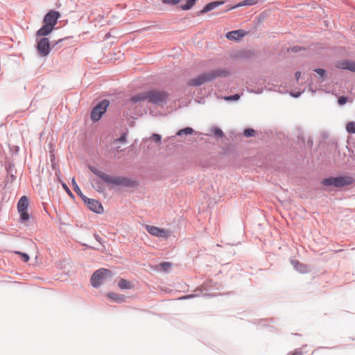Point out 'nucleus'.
Wrapping results in <instances>:
<instances>
[{
  "label": "nucleus",
  "mask_w": 355,
  "mask_h": 355,
  "mask_svg": "<svg viewBox=\"0 0 355 355\" xmlns=\"http://www.w3.org/2000/svg\"><path fill=\"white\" fill-rule=\"evenodd\" d=\"M89 168L92 173H94L107 184L125 187H134L137 184V182L134 180H131L123 177L111 176L101 171L98 170L94 166H89Z\"/></svg>",
  "instance_id": "1"
},
{
  "label": "nucleus",
  "mask_w": 355,
  "mask_h": 355,
  "mask_svg": "<svg viewBox=\"0 0 355 355\" xmlns=\"http://www.w3.org/2000/svg\"><path fill=\"white\" fill-rule=\"evenodd\" d=\"M229 73L230 72L225 69H217L211 71L200 74L196 78L190 79L187 84L189 86L198 87L216 78L225 77L228 76Z\"/></svg>",
  "instance_id": "2"
},
{
  "label": "nucleus",
  "mask_w": 355,
  "mask_h": 355,
  "mask_svg": "<svg viewBox=\"0 0 355 355\" xmlns=\"http://www.w3.org/2000/svg\"><path fill=\"white\" fill-rule=\"evenodd\" d=\"M60 13L57 11L51 10L44 18V26L37 32V36H46L49 35L53 29L60 17Z\"/></svg>",
  "instance_id": "3"
},
{
  "label": "nucleus",
  "mask_w": 355,
  "mask_h": 355,
  "mask_svg": "<svg viewBox=\"0 0 355 355\" xmlns=\"http://www.w3.org/2000/svg\"><path fill=\"white\" fill-rule=\"evenodd\" d=\"M112 272L105 268H101L95 271L91 277V284L94 287H98L107 279H111Z\"/></svg>",
  "instance_id": "4"
},
{
  "label": "nucleus",
  "mask_w": 355,
  "mask_h": 355,
  "mask_svg": "<svg viewBox=\"0 0 355 355\" xmlns=\"http://www.w3.org/2000/svg\"><path fill=\"white\" fill-rule=\"evenodd\" d=\"M354 179L352 177H337L329 178L322 180V184L324 186H334L335 187H342L352 184Z\"/></svg>",
  "instance_id": "5"
},
{
  "label": "nucleus",
  "mask_w": 355,
  "mask_h": 355,
  "mask_svg": "<svg viewBox=\"0 0 355 355\" xmlns=\"http://www.w3.org/2000/svg\"><path fill=\"white\" fill-rule=\"evenodd\" d=\"M148 103H152L157 105H161L164 103L168 97L166 92L163 91L152 89L147 91Z\"/></svg>",
  "instance_id": "6"
},
{
  "label": "nucleus",
  "mask_w": 355,
  "mask_h": 355,
  "mask_svg": "<svg viewBox=\"0 0 355 355\" xmlns=\"http://www.w3.org/2000/svg\"><path fill=\"white\" fill-rule=\"evenodd\" d=\"M110 104L107 100H103L97 104L92 110L91 113V119L94 121H98L103 114H104Z\"/></svg>",
  "instance_id": "7"
},
{
  "label": "nucleus",
  "mask_w": 355,
  "mask_h": 355,
  "mask_svg": "<svg viewBox=\"0 0 355 355\" xmlns=\"http://www.w3.org/2000/svg\"><path fill=\"white\" fill-rule=\"evenodd\" d=\"M148 93L147 91L143 92L139 94H137L134 96H132L127 102V104L130 106H140L144 103L148 102Z\"/></svg>",
  "instance_id": "8"
},
{
  "label": "nucleus",
  "mask_w": 355,
  "mask_h": 355,
  "mask_svg": "<svg viewBox=\"0 0 355 355\" xmlns=\"http://www.w3.org/2000/svg\"><path fill=\"white\" fill-rule=\"evenodd\" d=\"M28 207V200L26 196H22L18 202L17 209L20 214V218L22 220H28L29 219V215L27 212V208Z\"/></svg>",
  "instance_id": "9"
},
{
  "label": "nucleus",
  "mask_w": 355,
  "mask_h": 355,
  "mask_svg": "<svg viewBox=\"0 0 355 355\" xmlns=\"http://www.w3.org/2000/svg\"><path fill=\"white\" fill-rule=\"evenodd\" d=\"M37 49L42 57H46L50 53L49 40L46 37H43L37 41Z\"/></svg>",
  "instance_id": "10"
},
{
  "label": "nucleus",
  "mask_w": 355,
  "mask_h": 355,
  "mask_svg": "<svg viewBox=\"0 0 355 355\" xmlns=\"http://www.w3.org/2000/svg\"><path fill=\"white\" fill-rule=\"evenodd\" d=\"M145 228L152 236L162 238H166L168 236V232L163 228L148 225H146Z\"/></svg>",
  "instance_id": "11"
},
{
  "label": "nucleus",
  "mask_w": 355,
  "mask_h": 355,
  "mask_svg": "<svg viewBox=\"0 0 355 355\" xmlns=\"http://www.w3.org/2000/svg\"><path fill=\"white\" fill-rule=\"evenodd\" d=\"M336 66L338 69H348L355 72V61L340 60L336 62Z\"/></svg>",
  "instance_id": "12"
},
{
  "label": "nucleus",
  "mask_w": 355,
  "mask_h": 355,
  "mask_svg": "<svg viewBox=\"0 0 355 355\" xmlns=\"http://www.w3.org/2000/svg\"><path fill=\"white\" fill-rule=\"evenodd\" d=\"M247 33L244 30H236L230 31L227 33L226 37L230 40H239L246 35Z\"/></svg>",
  "instance_id": "13"
},
{
  "label": "nucleus",
  "mask_w": 355,
  "mask_h": 355,
  "mask_svg": "<svg viewBox=\"0 0 355 355\" xmlns=\"http://www.w3.org/2000/svg\"><path fill=\"white\" fill-rule=\"evenodd\" d=\"M87 205L89 209L96 213L100 214L103 211V207L101 203L98 200L94 199H88Z\"/></svg>",
  "instance_id": "14"
},
{
  "label": "nucleus",
  "mask_w": 355,
  "mask_h": 355,
  "mask_svg": "<svg viewBox=\"0 0 355 355\" xmlns=\"http://www.w3.org/2000/svg\"><path fill=\"white\" fill-rule=\"evenodd\" d=\"M223 1H213V2H211L209 3H208L207 5H206L202 10H200V13L201 14H204L205 12H207L209 11H211L214 9H215L216 8H217L218 6L223 4Z\"/></svg>",
  "instance_id": "15"
},
{
  "label": "nucleus",
  "mask_w": 355,
  "mask_h": 355,
  "mask_svg": "<svg viewBox=\"0 0 355 355\" xmlns=\"http://www.w3.org/2000/svg\"><path fill=\"white\" fill-rule=\"evenodd\" d=\"M118 286L121 290L132 289L134 287V284L125 279H121L118 282Z\"/></svg>",
  "instance_id": "16"
},
{
  "label": "nucleus",
  "mask_w": 355,
  "mask_h": 355,
  "mask_svg": "<svg viewBox=\"0 0 355 355\" xmlns=\"http://www.w3.org/2000/svg\"><path fill=\"white\" fill-rule=\"evenodd\" d=\"M196 2V0H181L180 7L182 10H187L191 9Z\"/></svg>",
  "instance_id": "17"
},
{
  "label": "nucleus",
  "mask_w": 355,
  "mask_h": 355,
  "mask_svg": "<svg viewBox=\"0 0 355 355\" xmlns=\"http://www.w3.org/2000/svg\"><path fill=\"white\" fill-rule=\"evenodd\" d=\"M92 187L98 192H103L105 190L103 184L98 180H93Z\"/></svg>",
  "instance_id": "18"
},
{
  "label": "nucleus",
  "mask_w": 355,
  "mask_h": 355,
  "mask_svg": "<svg viewBox=\"0 0 355 355\" xmlns=\"http://www.w3.org/2000/svg\"><path fill=\"white\" fill-rule=\"evenodd\" d=\"M257 3V0H245L239 3H238L237 5L233 6V7H231L230 8H229V10H232L233 8H237V7H240V6H249V5H254Z\"/></svg>",
  "instance_id": "19"
},
{
  "label": "nucleus",
  "mask_w": 355,
  "mask_h": 355,
  "mask_svg": "<svg viewBox=\"0 0 355 355\" xmlns=\"http://www.w3.org/2000/svg\"><path fill=\"white\" fill-rule=\"evenodd\" d=\"M108 297L116 302H123L125 300V297L123 295L113 293H109Z\"/></svg>",
  "instance_id": "20"
},
{
  "label": "nucleus",
  "mask_w": 355,
  "mask_h": 355,
  "mask_svg": "<svg viewBox=\"0 0 355 355\" xmlns=\"http://www.w3.org/2000/svg\"><path fill=\"white\" fill-rule=\"evenodd\" d=\"M193 132V130L191 128H185L183 129L180 130L177 132V135L182 136V135H191Z\"/></svg>",
  "instance_id": "21"
},
{
  "label": "nucleus",
  "mask_w": 355,
  "mask_h": 355,
  "mask_svg": "<svg viewBox=\"0 0 355 355\" xmlns=\"http://www.w3.org/2000/svg\"><path fill=\"white\" fill-rule=\"evenodd\" d=\"M346 130L349 133H355V122H349L347 124Z\"/></svg>",
  "instance_id": "22"
},
{
  "label": "nucleus",
  "mask_w": 355,
  "mask_h": 355,
  "mask_svg": "<svg viewBox=\"0 0 355 355\" xmlns=\"http://www.w3.org/2000/svg\"><path fill=\"white\" fill-rule=\"evenodd\" d=\"M14 253L17 254H19L21 257V258L23 260V261L28 262L29 261L30 258H29V256L27 254L21 252H19V251H15Z\"/></svg>",
  "instance_id": "23"
},
{
  "label": "nucleus",
  "mask_w": 355,
  "mask_h": 355,
  "mask_svg": "<svg viewBox=\"0 0 355 355\" xmlns=\"http://www.w3.org/2000/svg\"><path fill=\"white\" fill-rule=\"evenodd\" d=\"M159 267L162 270L166 271L171 267V263L169 262H162L159 264Z\"/></svg>",
  "instance_id": "24"
},
{
  "label": "nucleus",
  "mask_w": 355,
  "mask_h": 355,
  "mask_svg": "<svg viewBox=\"0 0 355 355\" xmlns=\"http://www.w3.org/2000/svg\"><path fill=\"white\" fill-rule=\"evenodd\" d=\"M244 135L247 137H252L255 134V131L253 129L248 128L244 130Z\"/></svg>",
  "instance_id": "25"
},
{
  "label": "nucleus",
  "mask_w": 355,
  "mask_h": 355,
  "mask_svg": "<svg viewBox=\"0 0 355 355\" xmlns=\"http://www.w3.org/2000/svg\"><path fill=\"white\" fill-rule=\"evenodd\" d=\"M162 2L168 4L176 5L181 3V0H162Z\"/></svg>",
  "instance_id": "26"
},
{
  "label": "nucleus",
  "mask_w": 355,
  "mask_h": 355,
  "mask_svg": "<svg viewBox=\"0 0 355 355\" xmlns=\"http://www.w3.org/2000/svg\"><path fill=\"white\" fill-rule=\"evenodd\" d=\"M151 138L157 143H159L161 141V136L158 134H153Z\"/></svg>",
  "instance_id": "27"
},
{
  "label": "nucleus",
  "mask_w": 355,
  "mask_h": 355,
  "mask_svg": "<svg viewBox=\"0 0 355 355\" xmlns=\"http://www.w3.org/2000/svg\"><path fill=\"white\" fill-rule=\"evenodd\" d=\"M239 98H240V96L239 94H235L233 96H230L225 97V99L227 100V101H232V100L236 101V100L239 99Z\"/></svg>",
  "instance_id": "28"
},
{
  "label": "nucleus",
  "mask_w": 355,
  "mask_h": 355,
  "mask_svg": "<svg viewBox=\"0 0 355 355\" xmlns=\"http://www.w3.org/2000/svg\"><path fill=\"white\" fill-rule=\"evenodd\" d=\"M315 71L322 77H323L326 73V71L322 69H315Z\"/></svg>",
  "instance_id": "29"
},
{
  "label": "nucleus",
  "mask_w": 355,
  "mask_h": 355,
  "mask_svg": "<svg viewBox=\"0 0 355 355\" xmlns=\"http://www.w3.org/2000/svg\"><path fill=\"white\" fill-rule=\"evenodd\" d=\"M347 98L345 96H340L339 98H338V103L340 105H344L347 103Z\"/></svg>",
  "instance_id": "30"
},
{
  "label": "nucleus",
  "mask_w": 355,
  "mask_h": 355,
  "mask_svg": "<svg viewBox=\"0 0 355 355\" xmlns=\"http://www.w3.org/2000/svg\"><path fill=\"white\" fill-rule=\"evenodd\" d=\"M214 134H215L216 136L219 137H222L223 136V131L221 130L218 129V128H216L214 130Z\"/></svg>",
  "instance_id": "31"
},
{
  "label": "nucleus",
  "mask_w": 355,
  "mask_h": 355,
  "mask_svg": "<svg viewBox=\"0 0 355 355\" xmlns=\"http://www.w3.org/2000/svg\"><path fill=\"white\" fill-rule=\"evenodd\" d=\"M301 50V47H300L299 46H295L292 48H291L290 49H288V51H291V52H298Z\"/></svg>",
  "instance_id": "32"
},
{
  "label": "nucleus",
  "mask_w": 355,
  "mask_h": 355,
  "mask_svg": "<svg viewBox=\"0 0 355 355\" xmlns=\"http://www.w3.org/2000/svg\"><path fill=\"white\" fill-rule=\"evenodd\" d=\"M300 75H301V73H300V71H297V72L295 73V78H296L297 80H298L300 78Z\"/></svg>",
  "instance_id": "33"
},
{
  "label": "nucleus",
  "mask_w": 355,
  "mask_h": 355,
  "mask_svg": "<svg viewBox=\"0 0 355 355\" xmlns=\"http://www.w3.org/2000/svg\"><path fill=\"white\" fill-rule=\"evenodd\" d=\"M125 140V135H123V136L121 137H120V139H119V141H124Z\"/></svg>",
  "instance_id": "34"
},
{
  "label": "nucleus",
  "mask_w": 355,
  "mask_h": 355,
  "mask_svg": "<svg viewBox=\"0 0 355 355\" xmlns=\"http://www.w3.org/2000/svg\"><path fill=\"white\" fill-rule=\"evenodd\" d=\"M291 355H302V353L300 352H295L293 354H292Z\"/></svg>",
  "instance_id": "35"
}]
</instances>
